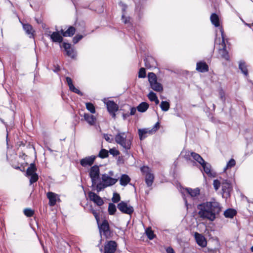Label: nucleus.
<instances>
[{"label": "nucleus", "mask_w": 253, "mask_h": 253, "mask_svg": "<svg viewBox=\"0 0 253 253\" xmlns=\"http://www.w3.org/2000/svg\"><path fill=\"white\" fill-rule=\"evenodd\" d=\"M198 214L200 217L213 221L221 211L219 204L213 200L200 205Z\"/></svg>", "instance_id": "f257e3e1"}, {"label": "nucleus", "mask_w": 253, "mask_h": 253, "mask_svg": "<svg viewBox=\"0 0 253 253\" xmlns=\"http://www.w3.org/2000/svg\"><path fill=\"white\" fill-rule=\"evenodd\" d=\"M118 131L115 137V141L127 151L131 148L133 137L130 136L127 137L126 132H120L119 130Z\"/></svg>", "instance_id": "f03ea898"}, {"label": "nucleus", "mask_w": 253, "mask_h": 253, "mask_svg": "<svg viewBox=\"0 0 253 253\" xmlns=\"http://www.w3.org/2000/svg\"><path fill=\"white\" fill-rule=\"evenodd\" d=\"M148 78L150 87L153 90L157 92H161L163 90V87L160 83L158 82L157 78L155 73H149Z\"/></svg>", "instance_id": "7ed1b4c3"}, {"label": "nucleus", "mask_w": 253, "mask_h": 253, "mask_svg": "<svg viewBox=\"0 0 253 253\" xmlns=\"http://www.w3.org/2000/svg\"><path fill=\"white\" fill-rule=\"evenodd\" d=\"M104 176L106 175H90L92 186L96 187L98 191L104 188Z\"/></svg>", "instance_id": "20e7f679"}, {"label": "nucleus", "mask_w": 253, "mask_h": 253, "mask_svg": "<svg viewBox=\"0 0 253 253\" xmlns=\"http://www.w3.org/2000/svg\"><path fill=\"white\" fill-rule=\"evenodd\" d=\"M103 102L106 105L107 111L110 115L113 118L115 119L116 116V113L119 110V106L112 100L106 101L105 99H104Z\"/></svg>", "instance_id": "39448f33"}, {"label": "nucleus", "mask_w": 253, "mask_h": 253, "mask_svg": "<svg viewBox=\"0 0 253 253\" xmlns=\"http://www.w3.org/2000/svg\"><path fill=\"white\" fill-rule=\"evenodd\" d=\"M220 31L221 34V37L222 39V45L223 46L222 49H220L219 50V54L220 55L221 57L227 61L229 60L230 57L228 54V52L226 49V45L224 42V37L223 34V30L222 28H220Z\"/></svg>", "instance_id": "423d86ee"}, {"label": "nucleus", "mask_w": 253, "mask_h": 253, "mask_svg": "<svg viewBox=\"0 0 253 253\" xmlns=\"http://www.w3.org/2000/svg\"><path fill=\"white\" fill-rule=\"evenodd\" d=\"M62 47L66 51V55L72 59H75L77 56V51L74 48L71 47V44L69 43L64 42L62 44Z\"/></svg>", "instance_id": "0eeeda50"}, {"label": "nucleus", "mask_w": 253, "mask_h": 253, "mask_svg": "<svg viewBox=\"0 0 253 253\" xmlns=\"http://www.w3.org/2000/svg\"><path fill=\"white\" fill-rule=\"evenodd\" d=\"M119 6L121 7L122 11V22L125 24L131 25L130 18L126 14V9L127 7V5L121 1L119 3Z\"/></svg>", "instance_id": "6e6552de"}, {"label": "nucleus", "mask_w": 253, "mask_h": 253, "mask_svg": "<svg viewBox=\"0 0 253 253\" xmlns=\"http://www.w3.org/2000/svg\"><path fill=\"white\" fill-rule=\"evenodd\" d=\"M100 233L102 234L106 238H109L111 237V232L109 229V225L107 220H104L102 223L99 226Z\"/></svg>", "instance_id": "1a4fd4ad"}, {"label": "nucleus", "mask_w": 253, "mask_h": 253, "mask_svg": "<svg viewBox=\"0 0 253 253\" xmlns=\"http://www.w3.org/2000/svg\"><path fill=\"white\" fill-rule=\"evenodd\" d=\"M97 156L94 155L86 157L80 160V165L85 168L90 167L93 164Z\"/></svg>", "instance_id": "9d476101"}, {"label": "nucleus", "mask_w": 253, "mask_h": 253, "mask_svg": "<svg viewBox=\"0 0 253 253\" xmlns=\"http://www.w3.org/2000/svg\"><path fill=\"white\" fill-rule=\"evenodd\" d=\"M60 31H56L51 33V31L47 32L45 33V35L48 37H50L51 40L53 42H59L61 43L63 42V38L62 35H60Z\"/></svg>", "instance_id": "9b49d317"}, {"label": "nucleus", "mask_w": 253, "mask_h": 253, "mask_svg": "<svg viewBox=\"0 0 253 253\" xmlns=\"http://www.w3.org/2000/svg\"><path fill=\"white\" fill-rule=\"evenodd\" d=\"M118 209L123 213L130 214L133 212V208L125 202H121L118 205Z\"/></svg>", "instance_id": "f8f14e48"}, {"label": "nucleus", "mask_w": 253, "mask_h": 253, "mask_svg": "<svg viewBox=\"0 0 253 253\" xmlns=\"http://www.w3.org/2000/svg\"><path fill=\"white\" fill-rule=\"evenodd\" d=\"M19 21L21 23L23 29L25 32L26 34L29 37V38H34L35 31L32 26L28 23H22L20 20H19Z\"/></svg>", "instance_id": "ddd939ff"}, {"label": "nucleus", "mask_w": 253, "mask_h": 253, "mask_svg": "<svg viewBox=\"0 0 253 253\" xmlns=\"http://www.w3.org/2000/svg\"><path fill=\"white\" fill-rule=\"evenodd\" d=\"M116 248L117 244L115 241H108L104 246L103 253H114Z\"/></svg>", "instance_id": "4468645a"}, {"label": "nucleus", "mask_w": 253, "mask_h": 253, "mask_svg": "<svg viewBox=\"0 0 253 253\" xmlns=\"http://www.w3.org/2000/svg\"><path fill=\"white\" fill-rule=\"evenodd\" d=\"M88 197L91 201H93L98 206L102 205L104 203L101 198L94 192H89L88 193Z\"/></svg>", "instance_id": "2eb2a0df"}, {"label": "nucleus", "mask_w": 253, "mask_h": 253, "mask_svg": "<svg viewBox=\"0 0 253 253\" xmlns=\"http://www.w3.org/2000/svg\"><path fill=\"white\" fill-rule=\"evenodd\" d=\"M66 82L69 86L70 90L80 96L83 95V93L81 92L79 89L75 87V86L74 85L72 80L70 77H66Z\"/></svg>", "instance_id": "dca6fc26"}, {"label": "nucleus", "mask_w": 253, "mask_h": 253, "mask_svg": "<svg viewBox=\"0 0 253 253\" xmlns=\"http://www.w3.org/2000/svg\"><path fill=\"white\" fill-rule=\"evenodd\" d=\"M46 196L49 199V205L50 206H54L56 202L59 200L58 195L53 192H49L47 193Z\"/></svg>", "instance_id": "f3484780"}, {"label": "nucleus", "mask_w": 253, "mask_h": 253, "mask_svg": "<svg viewBox=\"0 0 253 253\" xmlns=\"http://www.w3.org/2000/svg\"><path fill=\"white\" fill-rule=\"evenodd\" d=\"M145 66L147 68L156 67L157 62L154 58L152 56H147L144 59Z\"/></svg>", "instance_id": "a211bd4d"}, {"label": "nucleus", "mask_w": 253, "mask_h": 253, "mask_svg": "<svg viewBox=\"0 0 253 253\" xmlns=\"http://www.w3.org/2000/svg\"><path fill=\"white\" fill-rule=\"evenodd\" d=\"M196 70L200 73H205L209 71V66L204 61H199L196 64Z\"/></svg>", "instance_id": "6ab92c4d"}, {"label": "nucleus", "mask_w": 253, "mask_h": 253, "mask_svg": "<svg viewBox=\"0 0 253 253\" xmlns=\"http://www.w3.org/2000/svg\"><path fill=\"white\" fill-rule=\"evenodd\" d=\"M195 238L197 243L202 247H205L207 245V241L205 238L200 234L196 232L195 233Z\"/></svg>", "instance_id": "aec40b11"}, {"label": "nucleus", "mask_w": 253, "mask_h": 253, "mask_svg": "<svg viewBox=\"0 0 253 253\" xmlns=\"http://www.w3.org/2000/svg\"><path fill=\"white\" fill-rule=\"evenodd\" d=\"M75 32L76 29L72 26H69L65 31L62 29L60 30L61 34L64 37H72L75 34Z\"/></svg>", "instance_id": "412c9836"}, {"label": "nucleus", "mask_w": 253, "mask_h": 253, "mask_svg": "<svg viewBox=\"0 0 253 253\" xmlns=\"http://www.w3.org/2000/svg\"><path fill=\"white\" fill-rule=\"evenodd\" d=\"M139 139L141 140H143L147 137V134H152V130L148 128H139L138 130Z\"/></svg>", "instance_id": "4be33fe9"}, {"label": "nucleus", "mask_w": 253, "mask_h": 253, "mask_svg": "<svg viewBox=\"0 0 253 253\" xmlns=\"http://www.w3.org/2000/svg\"><path fill=\"white\" fill-rule=\"evenodd\" d=\"M118 179L117 178H113L110 177L108 175H106V176H104V188L112 185L116 183Z\"/></svg>", "instance_id": "5701e85b"}, {"label": "nucleus", "mask_w": 253, "mask_h": 253, "mask_svg": "<svg viewBox=\"0 0 253 253\" xmlns=\"http://www.w3.org/2000/svg\"><path fill=\"white\" fill-rule=\"evenodd\" d=\"M222 188L223 193L228 195L232 189L231 184L227 180L222 183Z\"/></svg>", "instance_id": "b1692460"}, {"label": "nucleus", "mask_w": 253, "mask_h": 253, "mask_svg": "<svg viewBox=\"0 0 253 253\" xmlns=\"http://www.w3.org/2000/svg\"><path fill=\"white\" fill-rule=\"evenodd\" d=\"M239 69L245 76H247L248 75L247 66L244 61L240 60L239 62Z\"/></svg>", "instance_id": "393cba45"}, {"label": "nucleus", "mask_w": 253, "mask_h": 253, "mask_svg": "<svg viewBox=\"0 0 253 253\" xmlns=\"http://www.w3.org/2000/svg\"><path fill=\"white\" fill-rule=\"evenodd\" d=\"M84 119L90 125H93L96 121L95 117L92 114L84 113Z\"/></svg>", "instance_id": "a878e982"}, {"label": "nucleus", "mask_w": 253, "mask_h": 253, "mask_svg": "<svg viewBox=\"0 0 253 253\" xmlns=\"http://www.w3.org/2000/svg\"><path fill=\"white\" fill-rule=\"evenodd\" d=\"M210 19L211 23L214 25L215 27H217L219 26V19L217 14L215 13H212Z\"/></svg>", "instance_id": "bb28decb"}, {"label": "nucleus", "mask_w": 253, "mask_h": 253, "mask_svg": "<svg viewBox=\"0 0 253 253\" xmlns=\"http://www.w3.org/2000/svg\"><path fill=\"white\" fill-rule=\"evenodd\" d=\"M149 108V104L146 102H142L137 107L136 109L138 112L144 113L146 112Z\"/></svg>", "instance_id": "cd10ccee"}, {"label": "nucleus", "mask_w": 253, "mask_h": 253, "mask_svg": "<svg viewBox=\"0 0 253 253\" xmlns=\"http://www.w3.org/2000/svg\"><path fill=\"white\" fill-rule=\"evenodd\" d=\"M185 191L189 194L192 197H194L200 194V189L198 188L192 189L191 188H186Z\"/></svg>", "instance_id": "c85d7f7f"}, {"label": "nucleus", "mask_w": 253, "mask_h": 253, "mask_svg": "<svg viewBox=\"0 0 253 253\" xmlns=\"http://www.w3.org/2000/svg\"><path fill=\"white\" fill-rule=\"evenodd\" d=\"M200 165L202 166L206 174H212L211 173V165L210 164L205 162L204 160L203 163H202Z\"/></svg>", "instance_id": "c756f323"}, {"label": "nucleus", "mask_w": 253, "mask_h": 253, "mask_svg": "<svg viewBox=\"0 0 253 253\" xmlns=\"http://www.w3.org/2000/svg\"><path fill=\"white\" fill-rule=\"evenodd\" d=\"M36 169L35 164L32 163L27 169L26 174H37L36 172Z\"/></svg>", "instance_id": "7c9ffc66"}, {"label": "nucleus", "mask_w": 253, "mask_h": 253, "mask_svg": "<svg viewBox=\"0 0 253 253\" xmlns=\"http://www.w3.org/2000/svg\"><path fill=\"white\" fill-rule=\"evenodd\" d=\"M160 106L162 111L166 112L169 110L170 104L167 101H162L161 102Z\"/></svg>", "instance_id": "2f4dec72"}, {"label": "nucleus", "mask_w": 253, "mask_h": 253, "mask_svg": "<svg viewBox=\"0 0 253 253\" xmlns=\"http://www.w3.org/2000/svg\"><path fill=\"white\" fill-rule=\"evenodd\" d=\"M192 158L197 162H198L199 164H201L202 163H203V162L204 160L203 159V158L198 154L192 152Z\"/></svg>", "instance_id": "473e14b6"}, {"label": "nucleus", "mask_w": 253, "mask_h": 253, "mask_svg": "<svg viewBox=\"0 0 253 253\" xmlns=\"http://www.w3.org/2000/svg\"><path fill=\"white\" fill-rule=\"evenodd\" d=\"M130 180L128 175H122L120 179V184L122 185L126 186L130 181Z\"/></svg>", "instance_id": "72a5a7b5"}, {"label": "nucleus", "mask_w": 253, "mask_h": 253, "mask_svg": "<svg viewBox=\"0 0 253 253\" xmlns=\"http://www.w3.org/2000/svg\"><path fill=\"white\" fill-rule=\"evenodd\" d=\"M236 213V211L234 210L229 209L224 211V215L226 217L232 218Z\"/></svg>", "instance_id": "f704fd0d"}, {"label": "nucleus", "mask_w": 253, "mask_h": 253, "mask_svg": "<svg viewBox=\"0 0 253 253\" xmlns=\"http://www.w3.org/2000/svg\"><path fill=\"white\" fill-rule=\"evenodd\" d=\"M89 174H100L99 166L97 165H94L91 167L90 168Z\"/></svg>", "instance_id": "c9c22d12"}, {"label": "nucleus", "mask_w": 253, "mask_h": 253, "mask_svg": "<svg viewBox=\"0 0 253 253\" xmlns=\"http://www.w3.org/2000/svg\"><path fill=\"white\" fill-rule=\"evenodd\" d=\"M108 153L109 152L107 150L101 149L97 157L102 159L107 158L108 156Z\"/></svg>", "instance_id": "e433bc0d"}, {"label": "nucleus", "mask_w": 253, "mask_h": 253, "mask_svg": "<svg viewBox=\"0 0 253 253\" xmlns=\"http://www.w3.org/2000/svg\"><path fill=\"white\" fill-rule=\"evenodd\" d=\"M145 233L147 236L150 240H152L155 236L153 231L152 230L151 228H147L145 230Z\"/></svg>", "instance_id": "4c0bfd02"}, {"label": "nucleus", "mask_w": 253, "mask_h": 253, "mask_svg": "<svg viewBox=\"0 0 253 253\" xmlns=\"http://www.w3.org/2000/svg\"><path fill=\"white\" fill-rule=\"evenodd\" d=\"M192 152H193L182 151L181 152V154L183 156V157L186 160H190L191 158H192Z\"/></svg>", "instance_id": "58836bf2"}, {"label": "nucleus", "mask_w": 253, "mask_h": 253, "mask_svg": "<svg viewBox=\"0 0 253 253\" xmlns=\"http://www.w3.org/2000/svg\"><path fill=\"white\" fill-rule=\"evenodd\" d=\"M86 108L92 114L95 113V108L93 104L90 102L86 103Z\"/></svg>", "instance_id": "ea45409f"}, {"label": "nucleus", "mask_w": 253, "mask_h": 253, "mask_svg": "<svg viewBox=\"0 0 253 253\" xmlns=\"http://www.w3.org/2000/svg\"><path fill=\"white\" fill-rule=\"evenodd\" d=\"M154 178V175H146L145 181L148 186H150L152 185Z\"/></svg>", "instance_id": "a19ab883"}, {"label": "nucleus", "mask_w": 253, "mask_h": 253, "mask_svg": "<svg viewBox=\"0 0 253 253\" xmlns=\"http://www.w3.org/2000/svg\"><path fill=\"white\" fill-rule=\"evenodd\" d=\"M236 164V162L234 159H230L226 164V167L224 168V171H225L226 169L234 167Z\"/></svg>", "instance_id": "79ce46f5"}, {"label": "nucleus", "mask_w": 253, "mask_h": 253, "mask_svg": "<svg viewBox=\"0 0 253 253\" xmlns=\"http://www.w3.org/2000/svg\"><path fill=\"white\" fill-rule=\"evenodd\" d=\"M116 211V206L112 203H110L109 204V206H108V211H109V214L111 215H113L115 213Z\"/></svg>", "instance_id": "37998d69"}, {"label": "nucleus", "mask_w": 253, "mask_h": 253, "mask_svg": "<svg viewBox=\"0 0 253 253\" xmlns=\"http://www.w3.org/2000/svg\"><path fill=\"white\" fill-rule=\"evenodd\" d=\"M141 171L142 174H152L150 168L147 166H143L140 169Z\"/></svg>", "instance_id": "c03bdc74"}, {"label": "nucleus", "mask_w": 253, "mask_h": 253, "mask_svg": "<svg viewBox=\"0 0 253 253\" xmlns=\"http://www.w3.org/2000/svg\"><path fill=\"white\" fill-rule=\"evenodd\" d=\"M138 77L139 78H144L146 77V71L144 68H141L138 72Z\"/></svg>", "instance_id": "a18cd8bd"}, {"label": "nucleus", "mask_w": 253, "mask_h": 253, "mask_svg": "<svg viewBox=\"0 0 253 253\" xmlns=\"http://www.w3.org/2000/svg\"><path fill=\"white\" fill-rule=\"evenodd\" d=\"M219 95L220 99L221 100V101L223 103H224L225 101V99H226L225 95V92L222 88H220L219 89Z\"/></svg>", "instance_id": "49530a36"}, {"label": "nucleus", "mask_w": 253, "mask_h": 253, "mask_svg": "<svg viewBox=\"0 0 253 253\" xmlns=\"http://www.w3.org/2000/svg\"><path fill=\"white\" fill-rule=\"evenodd\" d=\"M147 97L151 101H153L157 97V96L155 92L151 91L148 94Z\"/></svg>", "instance_id": "de8ad7c7"}, {"label": "nucleus", "mask_w": 253, "mask_h": 253, "mask_svg": "<svg viewBox=\"0 0 253 253\" xmlns=\"http://www.w3.org/2000/svg\"><path fill=\"white\" fill-rule=\"evenodd\" d=\"M83 38L82 35H77L73 38V42L74 44L77 43Z\"/></svg>", "instance_id": "09e8293b"}, {"label": "nucleus", "mask_w": 253, "mask_h": 253, "mask_svg": "<svg viewBox=\"0 0 253 253\" xmlns=\"http://www.w3.org/2000/svg\"><path fill=\"white\" fill-rule=\"evenodd\" d=\"M24 213L27 216L31 217L33 215L34 211L30 209H26L24 211Z\"/></svg>", "instance_id": "8fccbe9b"}, {"label": "nucleus", "mask_w": 253, "mask_h": 253, "mask_svg": "<svg viewBox=\"0 0 253 253\" xmlns=\"http://www.w3.org/2000/svg\"><path fill=\"white\" fill-rule=\"evenodd\" d=\"M28 176H30L29 178L30 179V184L36 182L38 179V175H28Z\"/></svg>", "instance_id": "3c124183"}, {"label": "nucleus", "mask_w": 253, "mask_h": 253, "mask_svg": "<svg viewBox=\"0 0 253 253\" xmlns=\"http://www.w3.org/2000/svg\"><path fill=\"white\" fill-rule=\"evenodd\" d=\"M120 200V196L118 193H114L112 198V201L114 203H117Z\"/></svg>", "instance_id": "603ef678"}, {"label": "nucleus", "mask_w": 253, "mask_h": 253, "mask_svg": "<svg viewBox=\"0 0 253 253\" xmlns=\"http://www.w3.org/2000/svg\"><path fill=\"white\" fill-rule=\"evenodd\" d=\"M103 138L106 141L109 143H111L113 141V138L111 135H109L108 134H104Z\"/></svg>", "instance_id": "864d4df0"}, {"label": "nucleus", "mask_w": 253, "mask_h": 253, "mask_svg": "<svg viewBox=\"0 0 253 253\" xmlns=\"http://www.w3.org/2000/svg\"><path fill=\"white\" fill-rule=\"evenodd\" d=\"M109 153L111 155H112L113 156H116L120 154V152L118 150L116 149L115 148L110 149L109 150Z\"/></svg>", "instance_id": "5fc2aeb1"}, {"label": "nucleus", "mask_w": 253, "mask_h": 253, "mask_svg": "<svg viewBox=\"0 0 253 253\" xmlns=\"http://www.w3.org/2000/svg\"><path fill=\"white\" fill-rule=\"evenodd\" d=\"M160 127V123L159 122H157L153 127L150 129V130H152V133L156 132Z\"/></svg>", "instance_id": "6e6d98bb"}, {"label": "nucleus", "mask_w": 253, "mask_h": 253, "mask_svg": "<svg viewBox=\"0 0 253 253\" xmlns=\"http://www.w3.org/2000/svg\"><path fill=\"white\" fill-rule=\"evenodd\" d=\"M213 185L215 189L217 190L220 187V182L218 180H214L213 181Z\"/></svg>", "instance_id": "4d7b16f0"}, {"label": "nucleus", "mask_w": 253, "mask_h": 253, "mask_svg": "<svg viewBox=\"0 0 253 253\" xmlns=\"http://www.w3.org/2000/svg\"><path fill=\"white\" fill-rule=\"evenodd\" d=\"M136 109L135 107H131L130 108V112L129 114L130 115H134L136 113Z\"/></svg>", "instance_id": "13d9d810"}, {"label": "nucleus", "mask_w": 253, "mask_h": 253, "mask_svg": "<svg viewBox=\"0 0 253 253\" xmlns=\"http://www.w3.org/2000/svg\"><path fill=\"white\" fill-rule=\"evenodd\" d=\"M92 213H93V215L94 216L97 221L98 222L99 217H98L97 213L94 210H92Z\"/></svg>", "instance_id": "bf43d9fd"}, {"label": "nucleus", "mask_w": 253, "mask_h": 253, "mask_svg": "<svg viewBox=\"0 0 253 253\" xmlns=\"http://www.w3.org/2000/svg\"><path fill=\"white\" fill-rule=\"evenodd\" d=\"M92 213H93V215L94 216L97 221L98 222L99 217H98L97 213L94 210H92Z\"/></svg>", "instance_id": "052dcab7"}, {"label": "nucleus", "mask_w": 253, "mask_h": 253, "mask_svg": "<svg viewBox=\"0 0 253 253\" xmlns=\"http://www.w3.org/2000/svg\"><path fill=\"white\" fill-rule=\"evenodd\" d=\"M60 70V67L59 66L57 65L54 67V69H53V72L55 73H58Z\"/></svg>", "instance_id": "680f3d73"}, {"label": "nucleus", "mask_w": 253, "mask_h": 253, "mask_svg": "<svg viewBox=\"0 0 253 253\" xmlns=\"http://www.w3.org/2000/svg\"><path fill=\"white\" fill-rule=\"evenodd\" d=\"M166 251L167 253H174V250L170 247L168 248Z\"/></svg>", "instance_id": "e2e57ef3"}, {"label": "nucleus", "mask_w": 253, "mask_h": 253, "mask_svg": "<svg viewBox=\"0 0 253 253\" xmlns=\"http://www.w3.org/2000/svg\"><path fill=\"white\" fill-rule=\"evenodd\" d=\"M240 19H241V21L246 26H248V27H250V25L249 24H248L246 22V21H245L244 20V19L243 18H242L241 17H240Z\"/></svg>", "instance_id": "0e129e2a"}, {"label": "nucleus", "mask_w": 253, "mask_h": 253, "mask_svg": "<svg viewBox=\"0 0 253 253\" xmlns=\"http://www.w3.org/2000/svg\"><path fill=\"white\" fill-rule=\"evenodd\" d=\"M129 115L128 113H125L123 114V117L124 120H125L127 117H129Z\"/></svg>", "instance_id": "69168bd1"}, {"label": "nucleus", "mask_w": 253, "mask_h": 253, "mask_svg": "<svg viewBox=\"0 0 253 253\" xmlns=\"http://www.w3.org/2000/svg\"><path fill=\"white\" fill-rule=\"evenodd\" d=\"M153 101H154L156 105H157L159 103V100L158 98V97L155 100H154Z\"/></svg>", "instance_id": "338daca9"}, {"label": "nucleus", "mask_w": 253, "mask_h": 253, "mask_svg": "<svg viewBox=\"0 0 253 253\" xmlns=\"http://www.w3.org/2000/svg\"><path fill=\"white\" fill-rule=\"evenodd\" d=\"M251 251L253 252V246H252L251 248Z\"/></svg>", "instance_id": "774afa93"}]
</instances>
